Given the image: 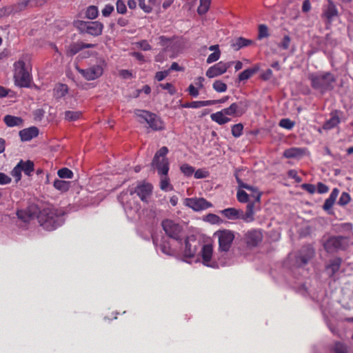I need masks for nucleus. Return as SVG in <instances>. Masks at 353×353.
<instances>
[{
    "label": "nucleus",
    "mask_w": 353,
    "mask_h": 353,
    "mask_svg": "<svg viewBox=\"0 0 353 353\" xmlns=\"http://www.w3.org/2000/svg\"><path fill=\"white\" fill-rule=\"evenodd\" d=\"M65 212L61 208L48 207L39 208L37 220L40 225L46 230L52 231L62 225L65 221Z\"/></svg>",
    "instance_id": "f257e3e1"
},
{
    "label": "nucleus",
    "mask_w": 353,
    "mask_h": 353,
    "mask_svg": "<svg viewBox=\"0 0 353 353\" xmlns=\"http://www.w3.org/2000/svg\"><path fill=\"white\" fill-rule=\"evenodd\" d=\"M236 182L241 188H245L251 191L252 193L250 196L253 198L252 201L248 203L246 205V211L244 212L240 210L241 219L246 223H250L254 221V212L260 210L261 197L262 193L259 192L257 188L245 183L237 175H236Z\"/></svg>",
    "instance_id": "f03ea898"
},
{
    "label": "nucleus",
    "mask_w": 353,
    "mask_h": 353,
    "mask_svg": "<svg viewBox=\"0 0 353 353\" xmlns=\"http://www.w3.org/2000/svg\"><path fill=\"white\" fill-rule=\"evenodd\" d=\"M168 152V148L166 146L161 147L157 151L150 163L151 168L153 170H157L159 174L165 176L160 183V188L162 190H167V188L170 185L169 179L167 177L169 170V161L166 155Z\"/></svg>",
    "instance_id": "7ed1b4c3"
},
{
    "label": "nucleus",
    "mask_w": 353,
    "mask_h": 353,
    "mask_svg": "<svg viewBox=\"0 0 353 353\" xmlns=\"http://www.w3.org/2000/svg\"><path fill=\"white\" fill-rule=\"evenodd\" d=\"M312 87L321 93H325L334 89L336 79L331 72L322 74H310L308 77Z\"/></svg>",
    "instance_id": "20e7f679"
},
{
    "label": "nucleus",
    "mask_w": 353,
    "mask_h": 353,
    "mask_svg": "<svg viewBox=\"0 0 353 353\" xmlns=\"http://www.w3.org/2000/svg\"><path fill=\"white\" fill-rule=\"evenodd\" d=\"M134 113L141 123H146L154 131H159L164 129V124L161 118L156 114L144 110L136 109Z\"/></svg>",
    "instance_id": "39448f33"
},
{
    "label": "nucleus",
    "mask_w": 353,
    "mask_h": 353,
    "mask_svg": "<svg viewBox=\"0 0 353 353\" xmlns=\"http://www.w3.org/2000/svg\"><path fill=\"white\" fill-rule=\"evenodd\" d=\"M348 245V239L343 236H331L323 243V248L328 253H334L339 250H344Z\"/></svg>",
    "instance_id": "423d86ee"
},
{
    "label": "nucleus",
    "mask_w": 353,
    "mask_h": 353,
    "mask_svg": "<svg viewBox=\"0 0 353 353\" xmlns=\"http://www.w3.org/2000/svg\"><path fill=\"white\" fill-rule=\"evenodd\" d=\"M161 227L165 233L171 239L179 242L182 241L181 235L183 232V226L174 220L166 219L161 221Z\"/></svg>",
    "instance_id": "0eeeda50"
},
{
    "label": "nucleus",
    "mask_w": 353,
    "mask_h": 353,
    "mask_svg": "<svg viewBox=\"0 0 353 353\" xmlns=\"http://www.w3.org/2000/svg\"><path fill=\"white\" fill-rule=\"evenodd\" d=\"M214 235L216 236L219 239V250L220 252H228L231 248L234 239V232L229 230H218Z\"/></svg>",
    "instance_id": "6e6552de"
},
{
    "label": "nucleus",
    "mask_w": 353,
    "mask_h": 353,
    "mask_svg": "<svg viewBox=\"0 0 353 353\" xmlns=\"http://www.w3.org/2000/svg\"><path fill=\"white\" fill-rule=\"evenodd\" d=\"M152 189L153 187L152 184L145 182H139L135 187H129L127 190V192L131 196L136 193L142 201L148 203V198L152 194Z\"/></svg>",
    "instance_id": "1a4fd4ad"
},
{
    "label": "nucleus",
    "mask_w": 353,
    "mask_h": 353,
    "mask_svg": "<svg viewBox=\"0 0 353 353\" xmlns=\"http://www.w3.org/2000/svg\"><path fill=\"white\" fill-rule=\"evenodd\" d=\"M103 25L102 23L95 21H80L79 29L82 32L88 33L92 36L97 37L102 34Z\"/></svg>",
    "instance_id": "9d476101"
},
{
    "label": "nucleus",
    "mask_w": 353,
    "mask_h": 353,
    "mask_svg": "<svg viewBox=\"0 0 353 353\" xmlns=\"http://www.w3.org/2000/svg\"><path fill=\"white\" fill-rule=\"evenodd\" d=\"M248 106L249 103L247 100L239 101L232 103L228 108L223 109V113L227 116L241 117L247 111Z\"/></svg>",
    "instance_id": "9b49d317"
},
{
    "label": "nucleus",
    "mask_w": 353,
    "mask_h": 353,
    "mask_svg": "<svg viewBox=\"0 0 353 353\" xmlns=\"http://www.w3.org/2000/svg\"><path fill=\"white\" fill-rule=\"evenodd\" d=\"M20 67L14 74L15 83L19 87L28 88L30 85V75L25 68L23 61H19Z\"/></svg>",
    "instance_id": "f8f14e48"
},
{
    "label": "nucleus",
    "mask_w": 353,
    "mask_h": 353,
    "mask_svg": "<svg viewBox=\"0 0 353 353\" xmlns=\"http://www.w3.org/2000/svg\"><path fill=\"white\" fill-rule=\"evenodd\" d=\"M213 246L212 244H205L202 246L201 250V256L202 263L214 269L219 268L218 263L212 259Z\"/></svg>",
    "instance_id": "ddd939ff"
},
{
    "label": "nucleus",
    "mask_w": 353,
    "mask_h": 353,
    "mask_svg": "<svg viewBox=\"0 0 353 353\" xmlns=\"http://www.w3.org/2000/svg\"><path fill=\"white\" fill-rule=\"evenodd\" d=\"M77 70L87 81L97 79L103 72V68L100 64L92 65L87 69H81L77 67Z\"/></svg>",
    "instance_id": "4468645a"
},
{
    "label": "nucleus",
    "mask_w": 353,
    "mask_h": 353,
    "mask_svg": "<svg viewBox=\"0 0 353 353\" xmlns=\"http://www.w3.org/2000/svg\"><path fill=\"white\" fill-rule=\"evenodd\" d=\"M39 207L37 205L32 203L26 210H19L17 211V216L19 219L24 223L29 222L31 219L37 216Z\"/></svg>",
    "instance_id": "2eb2a0df"
},
{
    "label": "nucleus",
    "mask_w": 353,
    "mask_h": 353,
    "mask_svg": "<svg viewBox=\"0 0 353 353\" xmlns=\"http://www.w3.org/2000/svg\"><path fill=\"white\" fill-rule=\"evenodd\" d=\"M185 204L195 211L203 210L212 206V203L204 198H187Z\"/></svg>",
    "instance_id": "dca6fc26"
},
{
    "label": "nucleus",
    "mask_w": 353,
    "mask_h": 353,
    "mask_svg": "<svg viewBox=\"0 0 353 353\" xmlns=\"http://www.w3.org/2000/svg\"><path fill=\"white\" fill-rule=\"evenodd\" d=\"M232 63H234L233 61H230L227 63L220 61L208 68V70L206 72V76L208 78H214L220 76L225 73L227 71V70L232 65Z\"/></svg>",
    "instance_id": "f3484780"
},
{
    "label": "nucleus",
    "mask_w": 353,
    "mask_h": 353,
    "mask_svg": "<svg viewBox=\"0 0 353 353\" xmlns=\"http://www.w3.org/2000/svg\"><path fill=\"white\" fill-rule=\"evenodd\" d=\"M197 245L198 242L193 236L187 237L184 241L183 256L186 259H192L197 251Z\"/></svg>",
    "instance_id": "a211bd4d"
},
{
    "label": "nucleus",
    "mask_w": 353,
    "mask_h": 353,
    "mask_svg": "<svg viewBox=\"0 0 353 353\" xmlns=\"http://www.w3.org/2000/svg\"><path fill=\"white\" fill-rule=\"evenodd\" d=\"M314 254V250L310 246H303L296 257V262L299 265H304L313 257Z\"/></svg>",
    "instance_id": "6ab92c4d"
},
{
    "label": "nucleus",
    "mask_w": 353,
    "mask_h": 353,
    "mask_svg": "<svg viewBox=\"0 0 353 353\" xmlns=\"http://www.w3.org/2000/svg\"><path fill=\"white\" fill-rule=\"evenodd\" d=\"M39 134V129L35 127H30L19 131V135L22 141H29Z\"/></svg>",
    "instance_id": "aec40b11"
},
{
    "label": "nucleus",
    "mask_w": 353,
    "mask_h": 353,
    "mask_svg": "<svg viewBox=\"0 0 353 353\" xmlns=\"http://www.w3.org/2000/svg\"><path fill=\"white\" fill-rule=\"evenodd\" d=\"M338 15V10L335 4L331 0L327 1V4L324 6L322 16L330 21L333 17Z\"/></svg>",
    "instance_id": "412c9836"
},
{
    "label": "nucleus",
    "mask_w": 353,
    "mask_h": 353,
    "mask_svg": "<svg viewBox=\"0 0 353 353\" xmlns=\"http://www.w3.org/2000/svg\"><path fill=\"white\" fill-rule=\"evenodd\" d=\"M339 190L338 188H334L330 195V196L325 199V203L323 205V209L327 212L329 214L333 213L332 208L336 201V199L339 195Z\"/></svg>",
    "instance_id": "4be33fe9"
},
{
    "label": "nucleus",
    "mask_w": 353,
    "mask_h": 353,
    "mask_svg": "<svg viewBox=\"0 0 353 353\" xmlns=\"http://www.w3.org/2000/svg\"><path fill=\"white\" fill-rule=\"evenodd\" d=\"M262 234L258 230H252L246 234V242L249 246H256L261 241Z\"/></svg>",
    "instance_id": "5701e85b"
},
{
    "label": "nucleus",
    "mask_w": 353,
    "mask_h": 353,
    "mask_svg": "<svg viewBox=\"0 0 353 353\" xmlns=\"http://www.w3.org/2000/svg\"><path fill=\"white\" fill-rule=\"evenodd\" d=\"M254 41L251 39H248L241 37L234 38L230 41V46L235 51L239 50L243 47L252 45Z\"/></svg>",
    "instance_id": "b1692460"
},
{
    "label": "nucleus",
    "mask_w": 353,
    "mask_h": 353,
    "mask_svg": "<svg viewBox=\"0 0 353 353\" xmlns=\"http://www.w3.org/2000/svg\"><path fill=\"white\" fill-rule=\"evenodd\" d=\"M341 112L339 110H334L331 112V117L323 124L324 130H330L336 126L340 123V115Z\"/></svg>",
    "instance_id": "393cba45"
},
{
    "label": "nucleus",
    "mask_w": 353,
    "mask_h": 353,
    "mask_svg": "<svg viewBox=\"0 0 353 353\" xmlns=\"http://www.w3.org/2000/svg\"><path fill=\"white\" fill-rule=\"evenodd\" d=\"M342 260L341 258H335L330 261L326 266V271L330 276H333L339 270Z\"/></svg>",
    "instance_id": "a878e982"
},
{
    "label": "nucleus",
    "mask_w": 353,
    "mask_h": 353,
    "mask_svg": "<svg viewBox=\"0 0 353 353\" xmlns=\"http://www.w3.org/2000/svg\"><path fill=\"white\" fill-rule=\"evenodd\" d=\"M3 121L8 127H21L23 124V120L21 117H15L10 114L6 115L4 117Z\"/></svg>",
    "instance_id": "bb28decb"
},
{
    "label": "nucleus",
    "mask_w": 353,
    "mask_h": 353,
    "mask_svg": "<svg viewBox=\"0 0 353 353\" xmlns=\"http://www.w3.org/2000/svg\"><path fill=\"white\" fill-rule=\"evenodd\" d=\"M210 118L213 121L219 125L225 124L231 121V119L228 117L227 115L223 113V110L212 114L210 115Z\"/></svg>",
    "instance_id": "cd10ccee"
},
{
    "label": "nucleus",
    "mask_w": 353,
    "mask_h": 353,
    "mask_svg": "<svg viewBox=\"0 0 353 353\" xmlns=\"http://www.w3.org/2000/svg\"><path fill=\"white\" fill-rule=\"evenodd\" d=\"M260 70L259 65H255L254 67L243 70L239 74V80L240 81L248 80L252 75L256 74Z\"/></svg>",
    "instance_id": "c85d7f7f"
},
{
    "label": "nucleus",
    "mask_w": 353,
    "mask_h": 353,
    "mask_svg": "<svg viewBox=\"0 0 353 353\" xmlns=\"http://www.w3.org/2000/svg\"><path fill=\"white\" fill-rule=\"evenodd\" d=\"M221 213L228 219H241L240 210L229 208L221 211Z\"/></svg>",
    "instance_id": "c756f323"
},
{
    "label": "nucleus",
    "mask_w": 353,
    "mask_h": 353,
    "mask_svg": "<svg viewBox=\"0 0 353 353\" xmlns=\"http://www.w3.org/2000/svg\"><path fill=\"white\" fill-rule=\"evenodd\" d=\"M303 154V149L299 148H291L284 151L283 156L285 158L290 159L301 157Z\"/></svg>",
    "instance_id": "7c9ffc66"
},
{
    "label": "nucleus",
    "mask_w": 353,
    "mask_h": 353,
    "mask_svg": "<svg viewBox=\"0 0 353 353\" xmlns=\"http://www.w3.org/2000/svg\"><path fill=\"white\" fill-rule=\"evenodd\" d=\"M70 184H71V182L70 181H62V180H59V179H56L54 181V187L62 192H65L66 191H68L70 187Z\"/></svg>",
    "instance_id": "2f4dec72"
},
{
    "label": "nucleus",
    "mask_w": 353,
    "mask_h": 353,
    "mask_svg": "<svg viewBox=\"0 0 353 353\" xmlns=\"http://www.w3.org/2000/svg\"><path fill=\"white\" fill-rule=\"evenodd\" d=\"M19 163H22L21 165V171H23L25 174L28 176H31L32 172L34 171V163L30 160H28L26 161H23L21 160Z\"/></svg>",
    "instance_id": "473e14b6"
},
{
    "label": "nucleus",
    "mask_w": 353,
    "mask_h": 353,
    "mask_svg": "<svg viewBox=\"0 0 353 353\" xmlns=\"http://www.w3.org/2000/svg\"><path fill=\"white\" fill-rule=\"evenodd\" d=\"M30 0H18L17 3L11 8V12H19L24 10L28 5Z\"/></svg>",
    "instance_id": "72a5a7b5"
},
{
    "label": "nucleus",
    "mask_w": 353,
    "mask_h": 353,
    "mask_svg": "<svg viewBox=\"0 0 353 353\" xmlns=\"http://www.w3.org/2000/svg\"><path fill=\"white\" fill-rule=\"evenodd\" d=\"M160 250L163 253L168 256H172L174 254V250L171 248L170 244L168 241L163 240L159 245Z\"/></svg>",
    "instance_id": "f704fd0d"
},
{
    "label": "nucleus",
    "mask_w": 353,
    "mask_h": 353,
    "mask_svg": "<svg viewBox=\"0 0 353 353\" xmlns=\"http://www.w3.org/2000/svg\"><path fill=\"white\" fill-rule=\"evenodd\" d=\"M81 116V112L79 111H65V119L68 121H74L78 120Z\"/></svg>",
    "instance_id": "c9c22d12"
},
{
    "label": "nucleus",
    "mask_w": 353,
    "mask_h": 353,
    "mask_svg": "<svg viewBox=\"0 0 353 353\" xmlns=\"http://www.w3.org/2000/svg\"><path fill=\"white\" fill-rule=\"evenodd\" d=\"M82 50L81 42L73 43L68 47L67 54L73 56Z\"/></svg>",
    "instance_id": "e433bc0d"
},
{
    "label": "nucleus",
    "mask_w": 353,
    "mask_h": 353,
    "mask_svg": "<svg viewBox=\"0 0 353 353\" xmlns=\"http://www.w3.org/2000/svg\"><path fill=\"white\" fill-rule=\"evenodd\" d=\"M211 0H200V5L197 9L199 14L202 15L206 13L209 9Z\"/></svg>",
    "instance_id": "4c0bfd02"
},
{
    "label": "nucleus",
    "mask_w": 353,
    "mask_h": 353,
    "mask_svg": "<svg viewBox=\"0 0 353 353\" xmlns=\"http://www.w3.org/2000/svg\"><path fill=\"white\" fill-rule=\"evenodd\" d=\"M99 14L98 9L97 6H90L87 8L85 15L86 17L89 19H94L97 17Z\"/></svg>",
    "instance_id": "58836bf2"
},
{
    "label": "nucleus",
    "mask_w": 353,
    "mask_h": 353,
    "mask_svg": "<svg viewBox=\"0 0 353 353\" xmlns=\"http://www.w3.org/2000/svg\"><path fill=\"white\" fill-rule=\"evenodd\" d=\"M57 174L61 179H72L73 177V172L68 168L59 170Z\"/></svg>",
    "instance_id": "ea45409f"
},
{
    "label": "nucleus",
    "mask_w": 353,
    "mask_h": 353,
    "mask_svg": "<svg viewBox=\"0 0 353 353\" xmlns=\"http://www.w3.org/2000/svg\"><path fill=\"white\" fill-rule=\"evenodd\" d=\"M203 220L205 221L209 222L212 224H216V223H220L222 222V220L221 219V218L219 216H217L216 214H211V213L206 215L203 218Z\"/></svg>",
    "instance_id": "a19ab883"
},
{
    "label": "nucleus",
    "mask_w": 353,
    "mask_h": 353,
    "mask_svg": "<svg viewBox=\"0 0 353 353\" xmlns=\"http://www.w3.org/2000/svg\"><path fill=\"white\" fill-rule=\"evenodd\" d=\"M213 88L218 92H223L227 90V85L220 80H216L213 83Z\"/></svg>",
    "instance_id": "79ce46f5"
},
{
    "label": "nucleus",
    "mask_w": 353,
    "mask_h": 353,
    "mask_svg": "<svg viewBox=\"0 0 353 353\" xmlns=\"http://www.w3.org/2000/svg\"><path fill=\"white\" fill-rule=\"evenodd\" d=\"M268 28V26L265 24H261L259 26V34L258 39H262L263 38H267L269 37Z\"/></svg>",
    "instance_id": "37998d69"
},
{
    "label": "nucleus",
    "mask_w": 353,
    "mask_h": 353,
    "mask_svg": "<svg viewBox=\"0 0 353 353\" xmlns=\"http://www.w3.org/2000/svg\"><path fill=\"white\" fill-rule=\"evenodd\" d=\"M237 199L241 203H248L249 197H251L248 193H246L244 190H239L236 194Z\"/></svg>",
    "instance_id": "c03bdc74"
},
{
    "label": "nucleus",
    "mask_w": 353,
    "mask_h": 353,
    "mask_svg": "<svg viewBox=\"0 0 353 353\" xmlns=\"http://www.w3.org/2000/svg\"><path fill=\"white\" fill-rule=\"evenodd\" d=\"M21 165L22 163H18L11 172L12 175L16 178L17 182L20 181L21 179Z\"/></svg>",
    "instance_id": "a18cd8bd"
},
{
    "label": "nucleus",
    "mask_w": 353,
    "mask_h": 353,
    "mask_svg": "<svg viewBox=\"0 0 353 353\" xmlns=\"http://www.w3.org/2000/svg\"><path fill=\"white\" fill-rule=\"evenodd\" d=\"M243 125L241 123L235 124L232 127V134L234 137H239L242 134Z\"/></svg>",
    "instance_id": "49530a36"
},
{
    "label": "nucleus",
    "mask_w": 353,
    "mask_h": 353,
    "mask_svg": "<svg viewBox=\"0 0 353 353\" xmlns=\"http://www.w3.org/2000/svg\"><path fill=\"white\" fill-rule=\"evenodd\" d=\"M333 351L334 353H348L346 346L341 342L335 343Z\"/></svg>",
    "instance_id": "de8ad7c7"
},
{
    "label": "nucleus",
    "mask_w": 353,
    "mask_h": 353,
    "mask_svg": "<svg viewBox=\"0 0 353 353\" xmlns=\"http://www.w3.org/2000/svg\"><path fill=\"white\" fill-rule=\"evenodd\" d=\"M181 171L187 176H192L194 172V169L192 166L188 164H183L181 168Z\"/></svg>",
    "instance_id": "09e8293b"
},
{
    "label": "nucleus",
    "mask_w": 353,
    "mask_h": 353,
    "mask_svg": "<svg viewBox=\"0 0 353 353\" xmlns=\"http://www.w3.org/2000/svg\"><path fill=\"white\" fill-rule=\"evenodd\" d=\"M350 201V196L347 192H343L338 201V204L341 206L346 205Z\"/></svg>",
    "instance_id": "8fccbe9b"
},
{
    "label": "nucleus",
    "mask_w": 353,
    "mask_h": 353,
    "mask_svg": "<svg viewBox=\"0 0 353 353\" xmlns=\"http://www.w3.org/2000/svg\"><path fill=\"white\" fill-rule=\"evenodd\" d=\"M279 125L287 130H290L294 127V122L289 119H282L279 122Z\"/></svg>",
    "instance_id": "3c124183"
},
{
    "label": "nucleus",
    "mask_w": 353,
    "mask_h": 353,
    "mask_svg": "<svg viewBox=\"0 0 353 353\" xmlns=\"http://www.w3.org/2000/svg\"><path fill=\"white\" fill-rule=\"evenodd\" d=\"M116 8L118 13L123 14L127 12V8L123 1L117 0L116 3Z\"/></svg>",
    "instance_id": "603ef678"
},
{
    "label": "nucleus",
    "mask_w": 353,
    "mask_h": 353,
    "mask_svg": "<svg viewBox=\"0 0 353 353\" xmlns=\"http://www.w3.org/2000/svg\"><path fill=\"white\" fill-rule=\"evenodd\" d=\"M68 86L65 84H61L59 85L57 90V97H63L68 93Z\"/></svg>",
    "instance_id": "864d4df0"
},
{
    "label": "nucleus",
    "mask_w": 353,
    "mask_h": 353,
    "mask_svg": "<svg viewBox=\"0 0 353 353\" xmlns=\"http://www.w3.org/2000/svg\"><path fill=\"white\" fill-rule=\"evenodd\" d=\"M220 56H221V51L220 50L215 51L208 56V57L207 58L206 62L208 63H211L215 62L219 59Z\"/></svg>",
    "instance_id": "5fc2aeb1"
},
{
    "label": "nucleus",
    "mask_w": 353,
    "mask_h": 353,
    "mask_svg": "<svg viewBox=\"0 0 353 353\" xmlns=\"http://www.w3.org/2000/svg\"><path fill=\"white\" fill-rule=\"evenodd\" d=\"M291 39L288 35H285L281 42L279 44V47L283 49L287 50L289 48L290 43Z\"/></svg>",
    "instance_id": "6e6d98bb"
},
{
    "label": "nucleus",
    "mask_w": 353,
    "mask_h": 353,
    "mask_svg": "<svg viewBox=\"0 0 353 353\" xmlns=\"http://www.w3.org/2000/svg\"><path fill=\"white\" fill-rule=\"evenodd\" d=\"M159 86L164 90H167L171 95L174 94L176 92V90L171 83H166L165 84L161 83Z\"/></svg>",
    "instance_id": "4d7b16f0"
},
{
    "label": "nucleus",
    "mask_w": 353,
    "mask_h": 353,
    "mask_svg": "<svg viewBox=\"0 0 353 353\" xmlns=\"http://www.w3.org/2000/svg\"><path fill=\"white\" fill-rule=\"evenodd\" d=\"M301 188L310 194H313L316 191V186L313 184L303 183L301 185Z\"/></svg>",
    "instance_id": "13d9d810"
},
{
    "label": "nucleus",
    "mask_w": 353,
    "mask_h": 353,
    "mask_svg": "<svg viewBox=\"0 0 353 353\" xmlns=\"http://www.w3.org/2000/svg\"><path fill=\"white\" fill-rule=\"evenodd\" d=\"M114 10V6L112 5H106L102 10V14L103 17H109Z\"/></svg>",
    "instance_id": "bf43d9fd"
},
{
    "label": "nucleus",
    "mask_w": 353,
    "mask_h": 353,
    "mask_svg": "<svg viewBox=\"0 0 353 353\" xmlns=\"http://www.w3.org/2000/svg\"><path fill=\"white\" fill-rule=\"evenodd\" d=\"M317 192L319 193V194H324V193H326L328 192L329 190V188L327 185H326L325 184L321 183V182H319L317 183Z\"/></svg>",
    "instance_id": "052dcab7"
},
{
    "label": "nucleus",
    "mask_w": 353,
    "mask_h": 353,
    "mask_svg": "<svg viewBox=\"0 0 353 353\" xmlns=\"http://www.w3.org/2000/svg\"><path fill=\"white\" fill-rule=\"evenodd\" d=\"M169 74V70H164V71H160L157 72L155 74V79L158 81H161L163 80Z\"/></svg>",
    "instance_id": "680f3d73"
},
{
    "label": "nucleus",
    "mask_w": 353,
    "mask_h": 353,
    "mask_svg": "<svg viewBox=\"0 0 353 353\" xmlns=\"http://www.w3.org/2000/svg\"><path fill=\"white\" fill-rule=\"evenodd\" d=\"M11 182V178L3 172H0V184L6 185Z\"/></svg>",
    "instance_id": "e2e57ef3"
},
{
    "label": "nucleus",
    "mask_w": 353,
    "mask_h": 353,
    "mask_svg": "<svg viewBox=\"0 0 353 353\" xmlns=\"http://www.w3.org/2000/svg\"><path fill=\"white\" fill-rule=\"evenodd\" d=\"M189 94L193 97H196L199 92L197 88H196L192 84H190L188 88Z\"/></svg>",
    "instance_id": "0e129e2a"
},
{
    "label": "nucleus",
    "mask_w": 353,
    "mask_h": 353,
    "mask_svg": "<svg viewBox=\"0 0 353 353\" xmlns=\"http://www.w3.org/2000/svg\"><path fill=\"white\" fill-rule=\"evenodd\" d=\"M139 5L140 8L146 13H150L152 10V7L150 5H146L145 3V1H139Z\"/></svg>",
    "instance_id": "69168bd1"
},
{
    "label": "nucleus",
    "mask_w": 353,
    "mask_h": 353,
    "mask_svg": "<svg viewBox=\"0 0 353 353\" xmlns=\"http://www.w3.org/2000/svg\"><path fill=\"white\" fill-rule=\"evenodd\" d=\"M288 176L294 179L295 181L298 183L301 181V178L297 175V172L294 170H290L288 171Z\"/></svg>",
    "instance_id": "338daca9"
},
{
    "label": "nucleus",
    "mask_w": 353,
    "mask_h": 353,
    "mask_svg": "<svg viewBox=\"0 0 353 353\" xmlns=\"http://www.w3.org/2000/svg\"><path fill=\"white\" fill-rule=\"evenodd\" d=\"M139 47L143 50H151V46L148 43L147 41H145V40H143L141 41H140L139 43H138Z\"/></svg>",
    "instance_id": "774afa93"
}]
</instances>
